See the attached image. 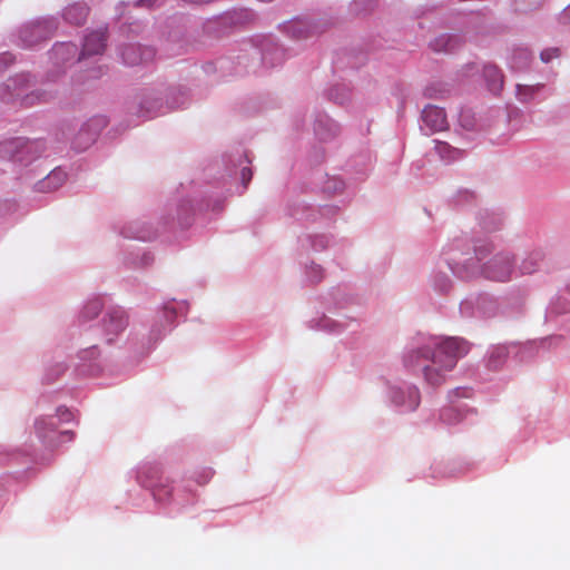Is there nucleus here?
I'll return each mask as SVG.
<instances>
[{
  "label": "nucleus",
  "instance_id": "obj_1",
  "mask_svg": "<svg viewBox=\"0 0 570 570\" xmlns=\"http://www.w3.org/2000/svg\"><path fill=\"white\" fill-rule=\"evenodd\" d=\"M469 352V344L456 337L431 338L424 346L413 350L405 357V365L421 370L425 381L441 385L445 373L452 371L460 357Z\"/></svg>",
  "mask_w": 570,
  "mask_h": 570
},
{
  "label": "nucleus",
  "instance_id": "obj_2",
  "mask_svg": "<svg viewBox=\"0 0 570 570\" xmlns=\"http://www.w3.org/2000/svg\"><path fill=\"white\" fill-rule=\"evenodd\" d=\"M512 273L511 259L507 255H498L491 258L483 268V274L492 281L505 282Z\"/></svg>",
  "mask_w": 570,
  "mask_h": 570
},
{
  "label": "nucleus",
  "instance_id": "obj_3",
  "mask_svg": "<svg viewBox=\"0 0 570 570\" xmlns=\"http://www.w3.org/2000/svg\"><path fill=\"white\" fill-rule=\"evenodd\" d=\"M107 121L102 117H95L90 119L79 131L78 136L76 137L75 145L79 149H86L88 146H90L96 138L98 137L99 132L104 127H106Z\"/></svg>",
  "mask_w": 570,
  "mask_h": 570
},
{
  "label": "nucleus",
  "instance_id": "obj_4",
  "mask_svg": "<svg viewBox=\"0 0 570 570\" xmlns=\"http://www.w3.org/2000/svg\"><path fill=\"white\" fill-rule=\"evenodd\" d=\"M128 326V317L120 307L110 309L104 318V327L108 342L120 334Z\"/></svg>",
  "mask_w": 570,
  "mask_h": 570
},
{
  "label": "nucleus",
  "instance_id": "obj_5",
  "mask_svg": "<svg viewBox=\"0 0 570 570\" xmlns=\"http://www.w3.org/2000/svg\"><path fill=\"white\" fill-rule=\"evenodd\" d=\"M121 57L125 63L129 66H136L153 60L155 57V51L149 47L129 45L124 48Z\"/></svg>",
  "mask_w": 570,
  "mask_h": 570
},
{
  "label": "nucleus",
  "instance_id": "obj_6",
  "mask_svg": "<svg viewBox=\"0 0 570 570\" xmlns=\"http://www.w3.org/2000/svg\"><path fill=\"white\" fill-rule=\"evenodd\" d=\"M420 392L415 386H409L406 390L395 389L392 392V400L399 406H404L409 411L415 410L420 404Z\"/></svg>",
  "mask_w": 570,
  "mask_h": 570
},
{
  "label": "nucleus",
  "instance_id": "obj_7",
  "mask_svg": "<svg viewBox=\"0 0 570 570\" xmlns=\"http://www.w3.org/2000/svg\"><path fill=\"white\" fill-rule=\"evenodd\" d=\"M423 122L433 131L444 130L448 126L446 116L442 108L428 106L422 112Z\"/></svg>",
  "mask_w": 570,
  "mask_h": 570
},
{
  "label": "nucleus",
  "instance_id": "obj_8",
  "mask_svg": "<svg viewBox=\"0 0 570 570\" xmlns=\"http://www.w3.org/2000/svg\"><path fill=\"white\" fill-rule=\"evenodd\" d=\"M106 46V30L100 29L86 36L80 59L86 56L99 55Z\"/></svg>",
  "mask_w": 570,
  "mask_h": 570
},
{
  "label": "nucleus",
  "instance_id": "obj_9",
  "mask_svg": "<svg viewBox=\"0 0 570 570\" xmlns=\"http://www.w3.org/2000/svg\"><path fill=\"white\" fill-rule=\"evenodd\" d=\"M483 77L489 91L493 95H499L503 88V75L499 67L491 63L485 65L483 68Z\"/></svg>",
  "mask_w": 570,
  "mask_h": 570
},
{
  "label": "nucleus",
  "instance_id": "obj_10",
  "mask_svg": "<svg viewBox=\"0 0 570 570\" xmlns=\"http://www.w3.org/2000/svg\"><path fill=\"white\" fill-rule=\"evenodd\" d=\"M89 9L85 3H73L66 8L65 10V19L76 26L82 24L88 17Z\"/></svg>",
  "mask_w": 570,
  "mask_h": 570
},
{
  "label": "nucleus",
  "instance_id": "obj_11",
  "mask_svg": "<svg viewBox=\"0 0 570 570\" xmlns=\"http://www.w3.org/2000/svg\"><path fill=\"white\" fill-rule=\"evenodd\" d=\"M67 178L61 169H53L42 181L39 183V189L42 191H51L60 187Z\"/></svg>",
  "mask_w": 570,
  "mask_h": 570
},
{
  "label": "nucleus",
  "instance_id": "obj_12",
  "mask_svg": "<svg viewBox=\"0 0 570 570\" xmlns=\"http://www.w3.org/2000/svg\"><path fill=\"white\" fill-rule=\"evenodd\" d=\"M36 432L40 439L48 442H55L52 436L55 432V423L52 419H39L36 421Z\"/></svg>",
  "mask_w": 570,
  "mask_h": 570
},
{
  "label": "nucleus",
  "instance_id": "obj_13",
  "mask_svg": "<svg viewBox=\"0 0 570 570\" xmlns=\"http://www.w3.org/2000/svg\"><path fill=\"white\" fill-rule=\"evenodd\" d=\"M464 417V413L455 406L444 407L441 411L440 419L448 425H454L460 423Z\"/></svg>",
  "mask_w": 570,
  "mask_h": 570
},
{
  "label": "nucleus",
  "instance_id": "obj_14",
  "mask_svg": "<svg viewBox=\"0 0 570 570\" xmlns=\"http://www.w3.org/2000/svg\"><path fill=\"white\" fill-rule=\"evenodd\" d=\"M454 41L455 39L453 37L449 35H442L431 42V47L434 51L450 52L455 48Z\"/></svg>",
  "mask_w": 570,
  "mask_h": 570
},
{
  "label": "nucleus",
  "instance_id": "obj_15",
  "mask_svg": "<svg viewBox=\"0 0 570 570\" xmlns=\"http://www.w3.org/2000/svg\"><path fill=\"white\" fill-rule=\"evenodd\" d=\"M101 308H102V303L99 298L89 301L83 307L81 317L85 321L92 320L100 313Z\"/></svg>",
  "mask_w": 570,
  "mask_h": 570
},
{
  "label": "nucleus",
  "instance_id": "obj_16",
  "mask_svg": "<svg viewBox=\"0 0 570 570\" xmlns=\"http://www.w3.org/2000/svg\"><path fill=\"white\" fill-rule=\"evenodd\" d=\"M153 494L157 501L165 502L170 498L171 489H169L167 485L159 484L154 488Z\"/></svg>",
  "mask_w": 570,
  "mask_h": 570
},
{
  "label": "nucleus",
  "instance_id": "obj_17",
  "mask_svg": "<svg viewBox=\"0 0 570 570\" xmlns=\"http://www.w3.org/2000/svg\"><path fill=\"white\" fill-rule=\"evenodd\" d=\"M559 56H560V50L558 48H549V49H544L541 51L540 59H541V61L548 63L552 59L559 58Z\"/></svg>",
  "mask_w": 570,
  "mask_h": 570
},
{
  "label": "nucleus",
  "instance_id": "obj_18",
  "mask_svg": "<svg viewBox=\"0 0 570 570\" xmlns=\"http://www.w3.org/2000/svg\"><path fill=\"white\" fill-rule=\"evenodd\" d=\"M533 89L531 87H522L521 85L518 86V97L522 101H527L532 97Z\"/></svg>",
  "mask_w": 570,
  "mask_h": 570
},
{
  "label": "nucleus",
  "instance_id": "obj_19",
  "mask_svg": "<svg viewBox=\"0 0 570 570\" xmlns=\"http://www.w3.org/2000/svg\"><path fill=\"white\" fill-rule=\"evenodd\" d=\"M462 72L465 77L468 76H471V75H474L478 72V69L472 63V65H468L465 66L463 69H462Z\"/></svg>",
  "mask_w": 570,
  "mask_h": 570
},
{
  "label": "nucleus",
  "instance_id": "obj_20",
  "mask_svg": "<svg viewBox=\"0 0 570 570\" xmlns=\"http://www.w3.org/2000/svg\"><path fill=\"white\" fill-rule=\"evenodd\" d=\"M252 178V170L249 168H243L242 169V179L244 184L246 185Z\"/></svg>",
  "mask_w": 570,
  "mask_h": 570
},
{
  "label": "nucleus",
  "instance_id": "obj_21",
  "mask_svg": "<svg viewBox=\"0 0 570 570\" xmlns=\"http://www.w3.org/2000/svg\"><path fill=\"white\" fill-rule=\"evenodd\" d=\"M60 51H67V52L75 51V46L60 45L59 47H56V52H60Z\"/></svg>",
  "mask_w": 570,
  "mask_h": 570
},
{
  "label": "nucleus",
  "instance_id": "obj_22",
  "mask_svg": "<svg viewBox=\"0 0 570 570\" xmlns=\"http://www.w3.org/2000/svg\"><path fill=\"white\" fill-rule=\"evenodd\" d=\"M156 2V0H138V2L136 3V6L138 7H151L154 3Z\"/></svg>",
  "mask_w": 570,
  "mask_h": 570
},
{
  "label": "nucleus",
  "instance_id": "obj_23",
  "mask_svg": "<svg viewBox=\"0 0 570 570\" xmlns=\"http://www.w3.org/2000/svg\"><path fill=\"white\" fill-rule=\"evenodd\" d=\"M58 412L61 414L63 421H69L70 420L71 413L67 409H65V410L58 409Z\"/></svg>",
  "mask_w": 570,
  "mask_h": 570
},
{
  "label": "nucleus",
  "instance_id": "obj_24",
  "mask_svg": "<svg viewBox=\"0 0 570 570\" xmlns=\"http://www.w3.org/2000/svg\"><path fill=\"white\" fill-rule=\"evenodd\" d=\"M562 18L570 20V4L563 10Z\"/></svg>",
  "mask_w": 570,
  "mask_h": 570
},
{
  "label": "nucleus",
  "instance_id": "obj_25",
  "mask_svg": "<svg viewBox=\"0 0 570 570\" xmlns=\"http://www.w3.org/2000/svg\"><path fill=\"white\" fill-rule=\"evenodd\" d=\"M439 148H440V151H442L443 149L449 148V145H448V144H445V142H443V144H441V145H440V147H439Z\"/></svg>",
  "mask_w": 570,
  "mask_h": 570
},
{
  "label": "nucleus",
  "instance_id": "obj_26",
  "mask_svg": "<svg viewBox=\"0 0 570 570\" xmlns=\"http://www.w3.org/2000/svg\"><path fill=\"white\" fill-rule=\"evenodd\" d=\"M67 434H69L68 431H65V432L61 433V435H67Z\"/></svg>",
  "mask_w": 570,
  "mask_h": 570
},
{
  "label": "nucleus",
  "instance_id": "obj_27",
  "mask_svg": "<svg viewBox=\"0 0 570 570\" xmlns=\"http://www.w3.org/2000/svg\"><path fill=\"white\" fill-rule=\"evenodd\" d=\"M20 142V140H13L11 144H18Z\"/></svg>",
  "mask_w": 570,
  "mask_h": 570
}]
</instances>
